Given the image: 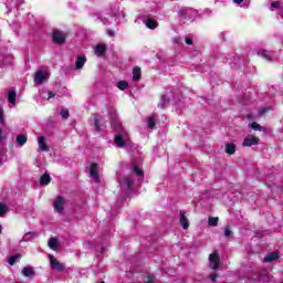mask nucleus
Listing matches in <instances>:
<instances>
[{
  "label": "nucleus",
  "instance_id": "14",
  "mask_svg": "<svg viewBox=\"0 0 283 283\" xmlns=\"http://www.w3.org/2000/svg\"><path fill=\"white\" fill-rule=\"evenodd\" d=\"M186 213L185 210H180L179 212V222L185 230L189 229V219H187Z\"/></svg>",
  "mask_w": 283,
  "mask_h": 283
},
{
  "label": "nucleus",
  "instance_id": "20",
  "mask_svg": "<svg viewBox=\"0 0 283 283\" xmlns=\"http://www.w3.org/2000/svg\"><path fill=\"white\" fill-rule=\"evenodd\" d=\"M270 10L271 12H274V10H279V17L283 19V9L280 7V2L277 1L272 2L270 6Z\"/></svg>",
  "mask_w": 283,
  "mask_h": 283
},
{
  "label": "nucleus",
  "instance_id": "19",
  "mask_svg": "<svg viewBox=\"0 0 283 283\" xmlns=\"http://www.w3.org/2000/svg\"><path fill=\"white\" fill-rule=\"evenodd\" d=\"M38 143H39V149L40 151H48V142L45 140V137L40 136L38 137Z\"/></svg>",
  "mask_w": 283,
  "mask_h": 283
},
{
  "label": "nucleus",
  "instance_id": "28",
  "mask_svg": "<svg viewBox=\"0 0 283 283\" xmlns=\"http://www.w3.org/2000/svg\"><path fill=\"white\" fill-rule=\"evenodd\" d=\"M49 248L53 249V251H55V249H59V239L56 238L49 239Z\"/></svg>",
  "mask_w": 283,
  "mask_h": 283
},
{
  "label": "nucleus",
  "instance_id": "54",
  "mask_svg": "<svg viewBox=\"0 0 283 283\" xmlns=\"http://www.w3.org/2000/svg\"><path fill=\"white\" fill-rule=\"evenodd\" d=\"M140 243H142V244H145V241L142 240Z\"/></svg>",
  "mask_w": 283,
  "mask_h": 283
},
{
  "label": "nucleus",
  "instance_id": "44",
  "mask_svg": "<svg viewBox=\"0 0 283 283\" xmlns=\"http://www.w3.org/2000/svg\"><path fill=\"white\" fill-rule=\"evenodd\" d=\"M210 280L211 282H216V280H218V274L216 273L210 274Z\"/></svg>",
  "mask_w": 283,
  "mask_h": 283
},
{
  "label": "nucleus",
  "instance_id": "51",
  "mask_svg": "<svg viewBox=\"0 0 283 283\" xmlns=\"http://www.w3.org/2000/svg\"><path fill=\"white\" fill-rule=\"evenodd\" d=\"M3 140V132L0 129V143Z\"/></svg>",
  "mask_w": 283,
  "mask_h": 283
},
{
  "label": "nucleus",
  "instance_id": "5",
  "mask_svg": "<svg viewBox=\"0 0 283 283\" xmlns=\"http://www.w3.org/2000/svg\"><path fill=\"white\" fill-rule=\"evenodd\" d=\"M209 266L213 271L218 270V268L220 266V254L218 253V251H213L209 255Z\"/></svg>",
  "mask_w": 283,
  "mask_h": 283
},
{
  "label": "nucleus",
  "instance_id": "25",
  "mask_svg": "<svg viewBox=\"0 0 283 283\" xmlns=\"http://www.w3.org/2000/svg\"><path fill=\"white\" fill-rule=\"evenodd\" d=\"M15 143H17V145H19V147H23V145H25V143H28V136L18 135L15 138Z\"/></svg>",
  "mask_w": 283,
  "mask_h": 283
},
{
  "label": "nucleus",
  "instance_id": "43",
  "mask_svg": "<svg viewBox=\"0 0 283 283\" xmlns=\"http://www.w3.org/2000/svg\"><path fill=\"white\" fill-rule=\"evenodd\" d=\"M0 123H6V118L3 117V108L0 107Z\"/></svg>",
  "mask_w": 283,
  "mask_h": 283
},
{
  "label": "nucleus",
  "instance_id": "8",
  "mask_svg": "<svg viewBox=\"0 0 283 283\" xmlns=\"http://www.w3.org/2000/svg\"><path fill=\"white\" fill-rule=\"evenodd\" d=\"M51 269L54 271H59L60 273H63L65 271V264L59 262L52 254L49 255Z\"/></svg>",
  "mask_w": 283,
  "mask_h": 283
},
{
  "label": "nucleus",
  "instance_id": "11",
  "mask_svg": "<svg viewBox=\"0 0 283 283\" xmlns=\"http://www.w3.org/2000/svg\"><path fill=\"white\" fill-rule=\"evenodd\" d=\"M65 39H66V35L63 31H59V30L53 31V43L63 45V43H65Z\"/></svg>",
  "mask_w": 283,
  "mask_h": 283
},
{
  "label": "nucleus",
  "instance_id": "34",
  "mask_svg": "<svg viewBox=\"0 0 283 283\" xmlns=\"http://www.w3.org/2000/svg\"><path fill=\"white\" fill-rule=\"evenodd\" d=\"M251 129H253L254 132H264V127H262L260 124L253 122L252 124H250Z\"/></svg>",
  "mask_w": 283,
  "mask_h": 283
},
{
  "label": "nucleus",
  "instance_id": "9",
  "mask_svg": "<svg viewBox=\"0 0 283 283\" xmlns=\"http://www.w3.org/2000/svg\"><path fill=\"white\" fill-rule=\"evenodd\" d=\"M49 76L48 72L43 70L38 71L34 76L35 85H43V83L48 81Z\"/></svg>",
  "mask_w": 283,
  "mask_h": 283
},
{
  "label": "nucleus",
  "instance_id": "16",
  "mask_svg": "<svg viewBox=\"0 0 283 283\" xmlns=\"http://www.w3.org/2000/svg\"><path fill=\"white\" fill-rule=\"evenodd\" d=\"M170 101L171 98L169 97V94L161 95L160 102L158 103V107H160V109H165V107H169Z\"/></svg>",
  "mask_w": 283,
  "mask_h": 283
},
{
  "label": "nucleus",
  "instance_id": "3",
  "mask_svg": "<svg viewBox=\"0 0 283 283\" xmlns=\"http://www.w3.org/2000/svg\"><path fill=\"white\" fill-rule=\"evenodd\" d=\"M196 11L189 10V9H180L179 10V17L182 21V23H191L196 21Z\"/></svg>",
  "mask_w": 283,
  "mask_h": 283
},
{
  "label": "nucleus",
  "instance_id": "45",
  "mask_svg": "<svg viewBox=\"0 0 283 283\" xmlns=\"http://www.w3.org/2000/svg\"><path fill=\"white\" fill-rule=\"evenodd\" d=\"M266 112H269V108H261L259 111V114H260V116H262V115L266 114Z\"/></svg>",
  "mask_w": 283,
  "mask_h": 283
},
{
  "label": "nucleus",
  "instance_id": "33",
  "mask_svg": "<svg viewBox=\"0 0 283 283\" xmlns=\"http://www.w3.org/2000/svg\"><path fill=\"white\" fill-rule=\"evenodd\" d=\"M226 153L229 154L230 156L235 154V145L227 144L226 145Z\"/></svg>",
  "mask_w": 283,
  "mask_h": 283
},
{
  "label": "nucleus",
  "instance_id": "10",
  "mask_svg": "<svg viewBox=\"0 0 283 283\" xmlns=\"http://www.w3.org/2000/svg\"><path fill=\"white\" fill-rule=\"evenodd\" d=\"M253 145H260V138L253 135H248L242 143L243 147H253Z\"/></svg>",
  "mask_w": 283,
  "mask_h": 283
},
{
  "label": "nucleus",
  "instance_id": "47",
  "mask_svg": "<svg viewBox=\"0 0 283 283\" xmlns=\"http://www.w3.org/2000/svg\"><path fill=\"white\" fill-rule=\"evenodd\" d=\"M107 34H108V36H115V33L112 30H107Z\"/></svg>",
  "mask_w": 283,
  "mask_h": 283
},
{
  "label": "nucleus",
  "instance_id": "53",
  "mask_svg": "<svg viewBox=\"0 0 283 283\" xmlns=\"http://www.w3.org/2000/svg\"><path fill=\"white\" fill-rule=\"evenodd\" d=\"M1 231H3V227L2 226H0V233H1Z\"/></svg>",
  "mask_w": 283,
  "mask_h": 283
},
{
  "label": "nucleus",
  "instance_id": "48",
  "mask_svg": "<svg viewBox=\"0 0 283 283\" xmlns=\"http://www.w3.org/2000/svg\"><path fill=\"white\" fill-rule=\"evenodd\" d=\"M244 0H233V3H237V6H240Z\"/></svg>",
  "mask_w": 283,
  "mask_h": 283
},
{
  "label": "nucleus",
  "instance_id": "24",
  "mask_svg": "<svg viewBox=\"0 0 283 283\" xmlns=\"http://www.w3.org/2000/svg\"><path fill=\"white\" fill-rule=\"evenodd\" d=\"M146 28L149 30H156L158 28V22L151 18L146 19Z\"/></svg>",
  "mask_w": 283,
  "mask_h": 283
},
{
  "label": "nucleus",
  "instance_id": "22",
  "mask_svg": "<svg viewBox=\"0 0 283 283\" xmlns=\"http://www.w3.org/2000/svg\"><path fill=\"white\" fill-rule=\"evenodd\" d=\"M142 76H143V72L140 71V67L135 66L133 69V81L138 82L140 81Z\"/></svg>",
  "mask_w": 283,
  "mask_h": 283
},
{
  "label": "nucleus",
  "instance_id": "39",
  "mask_svg": "<svg viewBox=\"0 0 283 283\" xmlns=\"http://www.w3.org/2000/svg\"><path fill=\"white\" fill-rule=\"evenodd\" d=\"M184 42L186 43V45H193V38H191L190 35H186Z\"/></svg>",
  "mask_w": 283,
  "mask_h": 283
},
{
  "label": "nucleus",
  "instance_id": "55",
  "mask_svg": "<svg viewBox=\"0 0 283 283\" xmlns=\"http://www.w3.org/2000/svg\"><path fill=\"white\" fill-rule=\"evenodd\" d=\"M172 98H174V99L176 98L175 95H172Z\"/></svg>",
  "mask_w": 283,
  "mask_h": 283
},
{
  "label": "nucleus",
  "instance_id": "32",
  "mask_svg": "<svg viewBox=\"0 0 283 283\" xmlns=\"http://www.w3.org/2000/svg\"><path fill=\"white\" fill-rule=\"evenodd\" d=\"M20 260H21V255L15 254L9 258L8 263L10 264V266H13V264H17V262H19Z\"/></svg>",
  "mask_w": 283,
  "mask_h": 283
},
{
  "label": "nucleus",
  "instance_id": "17",
  "mask_svg": "<svg viewBox=\"0 0 283 283\" xmlns=\"http://www.w3.org/2000/svg\"><path fill=\"white\" fill-rule=\"evenodd\" d=\"M92 122L97 132H103V124H101V117L98 115H93Z\"/></svg>",
  "mask_w": 283,
  "mask_h": 283
},
{
  "label": "nucleus",
  "instance_id": "50",
  "mask_svg": "<svg viewBox=\"0 0 283 283\" xmlns=\"http://www.w3.org/2000/svg\"><path fill=\"white\" fill-rule=\"evenodd\" d=\"M105 251H107V247H102L101 253H105Z\"/></svg>",
  "mask_w": 283,
  "mask_h": 283
},
{
  "label": "nucleus",
  "instance_id": "1",
  "mask_svg": "<svg viewBox=\"0 0 283 283\" xmlns=\"http://www.w3.org/2000/svg\"><path fill=\"white\" fill-rule=\"evenodd\" d=\"M115 134V145L119 148L129 147L132 145V140L129 139V133L123 127V125H119L117 128H114Z\"/></svg>",
  "mask_w": 283,
  "mask_h": 283
},
{
  "label": "nucleus",
  "instance_id": "37",
  "mask_svg": "<svg viewBox=\"0 0 283 283\" xmlns=\"http://www.w3.org/2000/svg\"><path fill=\"white\" fill-rule=\"evenodd\" d=\"M156 280V276L154 274H147L144 276V282L145 283H154Z\"/></svg>",
  "mask_w": 283,
  "mask_h": 283
},
{
  "label": "nucleus",
  "instance_id": "27",
  "mask_svg": "<svg viewBox=\"0 0 283 283\" xmlns=\"http://www.w3.org/2000/svg\"><path fill=\"white\" fill-rule=\"evenodd\" d=\"M52 180V178L50 177V175L46 172L44 174L41 178H40V185H42L43 187L50 185V181Z\"/></svg>",
  "mask_w": 283,
  "mask_h": 283
},
{
  "label": "nucleus",
  "instance_id": "38",
  "mask_svg": "<svg viewBox=\"0 0 283 283\" xmlns=\"http://www.w3.org/2000/svg\"><path fill=\"white\" fill-rule=\"evenodd\" d=\"M127 82L126 81H119L118 83H117V87H118V90H122V91H125V90H127Z\"/></svg>",
  "mask_w": 283,
  "mask_h": 283
},
{
  "label": "nucleus",
  "instance_id": "30",
  "mask_svg": "<svg viewBox=\"0 0 283 283\" xmlns=\"http://www.w3.org/2000/svg\"><path fill=\"white\" fill-rule=\"evenodd\" d=\"M133 171L134 174H136V176H138L139 178H143L144 176L143 169H140L138 165H136V161H133Z\"/></svg>",
  "mask_w": 283,
  "mask_h": 283
},
{
  "label": "nucleus",
  "instance_id": "41",
  "mask_svg": "<svg viewBox=\"0 0 283 283\" xmlns=\"http://www.w3.org/2000/svg\"><path fill=\"white\" fill-rule=\"evenodd\" d=\"M60 115L62 116V118H70V111L62 109Z\"/></svg>",
  "mask_w": 283,
  "mask_h": 283
},
{
  "label": "nucleus",
  "instance_id": "13",
  "mask_svg": "<svg viewBox=\"0 0 283 283\" xmlns=\"http://www.w3.org/2000/svg\"><path fill=\"white\" fill-rule=\"evenodd\" d=\"M94 52L98 57H103L107 53V45L99 43L95 46Z\"/></svg>",
  "mask_w": 283,
  "mask_h": 283
},
{
  "label": "nucleus",
  "instance_id": "18",
  "mask_svg": "<svg viewBox=\"0 0 283 283\" xmlns=\"http://www.w3.org/2000/svg\"><path fill=\"white\" fill-rule=\"evenodd\" d=\"M156 123H158V116L156 114L151 115L147 118V127L148 129H154L156 127Z\"/></svg>",
  "mask_w": 283,
  "mask_h": 283
},
{
  "label": "nucleus",
  "instance_id": "49",
  "mask_svg": "<svg viewBox=\"0 0 283 283\" xmlns=\"http://www.w3.org/2000/svg\"><path fill=\"white\" fill-rule=\"evenodd\" d=\"M161 123H165V120H167V116L165 115H161V118H160Z\"/></svg>",
  "mask_w": 283,
  "mask_h": 283
},
{
  "label": "nucleus",
  "instance_id": "7",
  "mask_svg": "<svg viewBox=\"0 0 283 283\" xmlns=\"http://www.w3.org/2000/svg\"><path fill=\"white\" fill-rule=\"evenodd\" d=\"M53 208L56 213L62 214L65 209V198L63 197H56L53 201Z\"/></svg>",
  "mask_w": 283,
  "mask_h": 283
},
{
  "label": "nucleus",
  "instance_id": "4",
  "mask_svg": "<svg viewBox=\"0 0 283 283\" xmlns=\"http://www.w3.org/2000/svg\"><path fill=\"white\" fill-rule=\"evenodd\" d=\"M258 56H261V59H264L265 61H269L270 63L277 60V55H275V52L269 51L265 49L260 50L258 52Z\"/></svg>",
  "mask_w": 283,
  "mask_h": 283
},
{
  "label": "nucleus",
  "instance_id": "6",
  "mask_svg": "<svg viewBox=\"0 0 283 283\" xmlns=\"http://www.w3.org/2000/svg\"><path fill=\"white\" fill-rule=\"evenodd\" d=\"M108 116L111 118V125L114 129L118 128L119 125H123L120 122H118V114L116 113V108L111 107L108 109Z\"/></svg>",
  "mask_w": 283,
  "mask_h": 283
},
{
  "label": "nucleus",
  "instance_id": "52",
  "mask_svg": "<svg viewBox=\"0 0 283 283\" xmlns=\"http://www.w3.org/2000/svg\"><path fill=\"white\" fill-rule=\"evenodd\" d=\"M219 36H220L221 39H224V36H226L224 32H221V33L219 34Z\"/></svg>",
  "mask_w": 283,
  "mask_h": 283
},
{
  "label": "nucleus",
  "instance_id": "21",
  "mask_svg": "<svg viewBox=\"0 0 283 283\" xmlns=\"http://www.w3.org/2000/svg\"><path fill=\"white\" fill-rule=\"evenodd\" d=\"M99 21L103 23V25H109V23H112V14L109 13L101 14Z\"/></svg>",
  "mask_w": 283,
  "mask_h": 283
},
{
  "label": "nucleus",
  "instance_id": "12",
  "mask_svg": "<svg viewBox=\"0 0 283 283\" xmlns=\"http://www.w3.org/2000/svg\"><path fill=\"white\" fill-rule=\"evenodd\" d=\"M87 63V57L85 55H77L75 59V64L73 70H83V66Z\"/></svg>",
  "mask_w": 283,
  "mask_h": 283
},
{
  "label": "nucleus",
  "instance_id": "15",
  "mask_svg": "<svg viewBox=\"0 0 283 283\" xmlns=\"http://www.w3.org/2000/svg\"><path fill=\"white\" fill-rule=\"evenodd\" d=\"M91 177L93 178L94 182H101V177L98 175V165L92 164L91 165Z\"/></svg>",
  "mask_w": 283,
  "mask_h": 283
},
{
  "label": "nucleus",
  "instance_id": "29",
  "mask_svg": "<svg viewBox=\"0 0 283 283\" xmlns=\"http://www.w3.org/2000/svg\"><path fill=\"white\" fill-rule=\"evenodd\" d=\"M8 101L10 105H14V103H17V92L10 91L8 94Z\"/></svg>",
  "mask_w": 283,
  "mask_h": 283
},
{
  "label": "nucleus",
  "instance_id": "23",
  "mask_svg": "<svg viewBox=\"0 0 283 283\" xmlns=\"http://www.w3.org/2000/svg\"><path fill=\"white\" fill-rule=\"evenodd\" d=\"M38 235L39 234L36 232H27L22 238V242H32L34 238H38Z\"/></svg>",
  "mask_w": 283,
  "mask_h": 283
},
{
  "label": "nucleus",
  "instance_id": "40",
  "mask_svg": "<svg viewBox=\"0 0 283 283\" xmlns=\"http://www.w3.org/2000/svg\"><path fill=\"white\" fill-rule=\"evenodd\" d=\"M231 235H233V232L231 231V228L226 227L224 228V237L226 238H231Z\"/></svg>",
  "mask_w": 283,
  "mask_h": 283
},
{
  "label": "nucleus",
  "instance_id": "36",
  "mask_svg": "<svg viewBox=\"0 0 283 283\" xmlns=\"http://www.w3.org/2000/svg\"><path fill=\"white\" fill-rule=\"evenodd\" d=\"M218 217H210L208 219V224L209 227H218Z\"/></svg>",
  "mask_w": 283,
  "mask_h": 283
},
{
  "label": "nucleus",
  "instance_id": "2",
  "mask_svg": "<svg viewBox=\"0 0 283 283\" xmlns=\"http://www.w3.org/2000/svg\"><path fill=\"white\" fill-rule=\"evenodd\" d=\"M118 182L120 186V191L124 193V196H129V193L134 191V175L118 177Z\"/></svg>",
  "mask_w": 283,
  "mask_h": 283
},
{
  "label": "nucleus",
  "instance_id": "31",
  "mask_svg": "<svg viewBox=\"0 0 283 283\" xmlns=\"http://www.w3.org/2000/svg\"><path fill=\"white\" fill-rule=\"evenodd\" d=\"M275 260H277V253L272 252L264 256L263 262H273Z\"/></svg>",
  "mask_w": 283,
  "mask_h": 283
},
{
  "label": "nucleus",
  "instance_id": "42",
  "mask_svg": "<svg viewBox=\"0 0 283 283\" xmlns=\"http://www.w3.org/2000/svg\"><path fill=\"white\" fill-rule=\"evenodd\" d=\"M56 96V93H54V92H52V91H49L48 92V97H46V99L48 101H51V98H54Z\"/></svg>",
  "mask_w": 283,
  "mask_h": 283
},
{
  "label": "nucleus",
  "instance_id": "35",
  "mask_svg": "<svg viewBox=\"0 0 283 283\" xmlns=\"http://www.w3.org/2000/svg\"><path fill=\"white\" fill-rule=\"evenodd\" d=\"M8 213V206L6 203L0 202V218H3Z\"/></svg>",
  "mask_w": 283,
  "mask_h": 283
},
{
  "label": "nucleus",
  "instance_id": "46",
  "mask_svg": "<svg viewBox=\"0 0 283 283\" xmlns=\"http://www.w3.org/2000/svg\"><path fill=\"white\" fill-rule=\"evenodd\" d=\"M174 43H182V39L181 38H174L172 39Z\"/></svg>",
  "mask_w": 283,
  "mask_h": 283
},
{
  "label": "nucleus",
  "instance_id": "26",
  "mask_svg": "<svg viewBox=\"0 0 283 283\" xmlns=\"http://www.w3.org/2000/svg\"><path fill=\"white\" fill-rule=\"evenodd\" d=\"M22 275L24 277H33L34 276V269L32 266H27L22 270Z\"/></svg>",
  "mask_w": 283,
  "mask_h": 283
}]
</instances>
